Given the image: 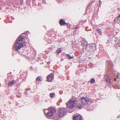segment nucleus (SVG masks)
I'll return each instance as SVG.
<instances>
[{
  "label": "nucleus",
  "mask_w": 120,
  "mask_h": 120,
  "mask_svg": "<svg viewBox=\"0 0 120 120\" xmlns=\"http://www.w3.org/2000/svg\"><path fill=\"white\" fill-rule=\"evenodd\" d=\"M32 3L33 5H36V1L35 0H32Z\"/></svg>",
  "instance_id": "5701e85b"
},
{
  "label": "nucleus",
  "mask_w": 120,
  "mask_h": 120,
  "mask_svg": "<svg viewBox=\"0 0 120 120\" xmlns=\"http://www.w3.org/2000/svg\"><path fill=\"white\" fill-rule=\"evenodd\" d=\"M30 68H32V66H31L30 67Z\"/></svg>",
  "instance_id": "ea45409f"
},
{
  "label": "nucleus",
  "mask_w": 120,
  "mask_h": 120,
  "mask_svg": "<svg viewBox=\"0 0 120 120\" xmlns=\"http://www.w3.org/2000/svg\"><path fill=\"white\" fill-rule=\"evenodd\" d=\"M80 100L82 105L79 104L77 106V108L79 109H81L83 107L86 108L91 103L93 102L90 99L86 97H82L80 99Z\"/></svg>",
  "instance_id": "f03ea898"
},
{
  "label": "nucleus",
  "mask_w": 120,
  "mask_h": 120,
  "mask_svg": "<svg viewBox=\"0 0 120 120\" xmlns=\"http://www.w3.org/2000/svg\"><path fill=\"white\" fill-rule=\"evenodd\" d=\"M63 59H61V61H63Z\"/></svg>",
  "instance_id": "72a5a7b5"
},
{
  "label": "nucleus",
  "mask_w": 120,
  "mask_h": 120,
  "mask_svg": "<svg viewBox=\"0 0 120 120\" xmlns=\"http://www.w3.org/2000/svg\"><path fill=\"white\" fill-rule=\"evenodd\" d=\"M61 51V50L60 48H58L56 50V52L57 53H59Z\"/></svg>",
  "instance_id": "4be33fe9"
},
{
  "label": "nucleus",
  "mask_w": 120,
  "mask_h": 120,
  "mask_svg": "<svg viewBox=\"0 0 120 120\" xmlns=\"http://www.w3.org/2000/svg\"><path fill=\"white\" fill-rule=\"evenodd\" d=\"M117 77L119 79H120V74L119 73H118L117 75Z\"/></svg>",
  "instance_id": "b1692460"
},
{
  "label": "nucleus",
  "mask_w": 120,
  "mask_h": 120,
  "mask_svg": "<svg viewBox=\"0 0 120 120\" xmlns=\"http://www.w3.org/2000/svg\"><path fill=\"white\" fill-rule=\"evenodd\" d=\"M53 119L54 120H58V118L57 117H56V118H53Z\"/></svg>",
  "instance_id": "393cba45"
},
{
  "label": "nucleus",
  "mask_w": 120,
  "mask_h": 120,
  "mask_svg": "<svg viewBox=\"0 0 120 120\" xmlns=\"http://www.w3.org/2000/svg\"><path fill=\"white\" fill-rule=\"evenodd\" d=\"M120 116V115H119L117 117V118H118V117H119Z\"/></svg>",
  "instance_id": "c9c22d12"
},
{
  "label": "nucleus",
  "mask_w": 120,
  "mask_h": 120,
  "mask_svg": "<svg viewBox=\"0 0 120 120\" xmlns=\"http://www.w3.org/2000/svg\"><path fill=\"white\" fill-rule=\"evenodd\" d=\"M25 94H27V92H26L25 93Z\"/></svg>",
  "instance_id": "473e14b6"
},
{
  "label": "nucleus",
  "mask_w": 120,
  "mask_h": 120,
  "mask_svg": "<svg viewBox=\"0 0 120 120\" xmlns=\"http://www.w3.org/2000/svg\"><path fill=\"white\" fill-rule=\"evenodd\" d=\"M87 10V8H86V11Z\"/></svg>",
  "instance_id": "e433bc0d"
},
{
  "label": "nucleus",
  "mask_w": 120,
  "mask_h": 120,
  "mask_svg": "<svg viewBox=\"0 0 120 120\" xmlns=\"http://www.w3.org/2000/svg\"><path fill=\"white\" fill-rule=\"evenodd\" d=\"M24 34L25 33L21 34L17 38L14 44L13 48L18 52L21 48L23 47L24 45H26V43L25 42L24 39L26 37L22 35Z\"/></svg>",
  "instance_id": "f257e3e1"
},
{
  "label": "nucleus",
  "mask_w": 120,
  "mask_h": 120,
  "mask_svg": "<svg viewBox=\"0 0 120 120\" xmlns=\"http://www.w3.org/2000/svg\"><path fill=\"white\" fill-rule=\"evenodd\" d=\"M84 42L82 44V46H86V49L88 52H92L96 49V45L94 43L88 45L87 41L84 40Z\"/></svg>",
  "instance_id": "7ed1b4c3"
},
{
  "label": "nucleus",
  "mask_w": 120,
  "mask_h": 120,
  "mask_svg": "<svg viewBox=\"0 0 120 120\" xmlns=\"http://www.w3.org/2000/svg\"><path fill=\"white\" fill-rule=\"evenodd\" d=\"M45 114L46 117L49 119L52 116L56 111V109L53 107H50L48 109H44Z\"/></svg>",
  "instance_id": "20e7f679"
},
{
  "label": "nucleus",
  "mask_w": 120,
  "mask_h": 120,
  "mask_svg": "<svg viewBox=\"0 0 120 120\" xmlns=\"http://www.w3.org/2000/svg\"><path fill=\"white\" fill-rule=\"evenodd\" d=\"M99 0V2H100V4L101 3V1L100 0Z\"/></svg>",
  "instance_id": "c85d7f7f"
},
{
  "label": "nucleus",
  "mask_w": 120,
  "mask_h": 120,
  "mask_svg": "<svg viewBox=\"0 0 120 120\" xmlns=\"http://www.w3.org/2000/svg\"><path fill=\"white\" fill-rule=\"evenodd\" d=\"M73 120H82V116L79 115H74L73 117Z\"/></svg>",
  "instance_id": "9d476101"
},
{
  "label": "nucleus",
  "mask_w": 120,
  "mask_h": 120,
  "mask_svg": "<svg viewBox=\"0 0 120 120\" xmlns=\"http://www.w3.org/2000/svg\"><path fill=\"white\" fill-rule=\"evenodd\" d=\"M59 23L61 26H63L65 24L68 25L67 23L65 22L64 20L61 19L59 21Z\"/></svg>",
  "instance_id": "9b49d317"
},
{
  "label": "nucleus",
  "mask_w": 120,
  "mask_h": 120,
  "mask_svg": "<svg viewBox=\"0 0 120 120\" xmlns=\"http://www.w3.org/2000/svg\"><path fill=\"white\" fill-rule=\"evenodd\" d=\"M106 43L107 44L108 43V44H109V42L108 41L107 42H106Z\"/></svg>",
  "instance_id": "2f4dec72"
},
{
  "label": "nucleus",
  "mask_w": 120,
  "mask_h": 120,
  "mask_svg": "<svg viewBox=\"0 0 120 120\" xmlns=\"http://www.w3.org/2000/svg\"><path fill=\"white\" fill-rule=\"evenodd\" d=\"M84 48H83L82 49V50L83 51V52H84Z\"/></svg>",
  "instance_id": "c756f323"
},
{
  "label": "nucleus",
  "mask_w": 120,
  "mask_h": 120,
  "mask_svg": "<svg viewBox=\"0 0 120 120\" xmlns=\"http://www.w3.org/2000/svg\"><path fill=\"white\" fill-rule=\"evenodd\" d=\"M115 47L116 48H120V43L116 44L115 45Z\"/></svg>",
  "instance_id": "6ab92c4d"
},
{
  "label": "nucleus",
  "mask_w": 120,
  "mask_h": 120,
  "mask_svg": "<svg viewBox=\"0 0 120 120\" xmlns=\"http://www.w3.org/2000/svg\"><path fill=\"white\" fill-rule=\"evenodd\" d=\"M95 81V79L94 78H92L90 80V82L91 83H92L94 82Z\"/></svg>",
  "instance_id": "412c9836"
},
{
  "label": "nucleus",
  "mask_w": 120,
  "mask_h": 120,
  "mask_svg": "<svg viewBox=\"0 0 120 120\" xmlns=\"http://www.w3.org/2000/svg\"><path fill=\"white\" fill-rule=\"evenodd\" d=\"M115 22L116 24L120 23V17H118V15L115 19Z\"/></svg>",
  "instance_id": "4468645a"
},
{
  "label": "nucleus",
  "mask_w": 120,
  "mask_h": 120,
  "mask_svg": "<svg viewBox=\"0 0 120 120\" xmlns=\"http://www.w3.org/2000/svg\"><path fill=\"white\" fill-rule=\"evenodd\" d=\"M66 58L69 60L71 59H73L74 58V56H71L69 54H67L66 55Z\"/></svg>",
  "instance_id": "f3484780"
},
{
  "label": "nucleus",
  "mask_w": 120,
  "mask_h": 120,
  "mask_svg": "<svg viewBox=\"0 0 120 120\" xmlns=\"http://www.w3.org/2000/svg\"><path fill=\"white\" fill-rule=\"evenodd\" d=\"M54 75L52 73L48 75L47 77V81L50 82L53 79Z\"/></svg>",
  "instance_id": "1a4fd4ad"
},
{
  "label": "nucleus",
  "mask_w": 120,
  "mask_h": 120,
  "mask_svg": "<svg viewBox=\"0 0 120 120\" xmlns=\"http://www.w3.org/2000/svg\"><path fill=\"white\" fill-rule=\"evenodd\" d=\"M42 2L44 4H45L46 3V2L45 1V0H43Z\"/></svg>",
  "instance_id": "a878e982"
},
{
  "label": "nucleus",
  "mask_w": 120,
  "mask_h": 120,
  "mask_svg": "<svg viewBox=\"0 0 120 120\" xmlns=\"http://www.w3.org/2000/svg\"><path fill=\"white\" fill-rule=\"evenodd\" d=\"M47 64H50V62L49 61H48L47 62Z\"/></svg>",
  "instance_id": "7c9ffc66"
},
{
  "label": "nucleus",
  "mask_w": 120,
  "mask_h": 120,
  "mask_svg": "<svg viewBox=\"0 0 120 120\" xmlns=\"http://www.w3.org/2000/svg\"><path fill=\"white\" fill-rule=\"evenodd\" d=\"M105 81L107 85H109L111 84L112 83L111 80L108 77V78L106 79Z\"/></svg>",
  "instance_id": "f8f14e48"
},
{
  "label": "nucleus",
  "mask_w": 120,
  "mask_h": 120,
  "mask_svg": "<svg viewBox=\"0 0 120 120\" xmlns=\"http://www.w3.org/2000/svg\"><path fill=\"white\" fill-rule=\"evenodd\" d=\"M30 89L29 88V89H26V90H29Z\"/></svg>",
  "instance_id": "a19ab883"
},
{
  "label": "nucleus",
  "mask_w": 120,
  "mask_h": 120,
  "mask_svg": "<svg viewBox=\"0 0 120 120\" xmlns=\"http://www.w3.org/2000/svg\"><path fill=\"white\" fill-rule=\"evenodd\" d=\"M88 28V27H86V30L87 31H88L89 30H87V28Z\"/></svg>",
  "instance_id": "cd10ccee"
},
{
  "label": "nucleus",
  "mask_w": 120,
  "mask_h": 120,
  "mask_svg": "<svg viewBox=\"0 0 120 120\" xmlns=\"http://www.w3.org/2000/svg\"><path fill=\"white\" fill-rule=\"evenodd\" d=\"M36 54V52L34 50L31 51L30 53H28L27 55L29 58L34 59L35 58Z\"/></svg>",
  "instance_id": "6e6552de"
},
{
  "label": "nucleus",
  "mask_w": 120,
  "mask_h": 120,
  "mask_svg": "<svg viewBox=\"0 0 120 120\" xmlns=\"http://www.w3.org/2000/svg\"><path fill=\"white\" fill-rule=\"evenodd\" d=\"M36 81H42V78L41 76H39L36 79Z\"/></svg>",
  "instance_id": "2eb2a0df"
},
{
  "label": "nucleus",
  "mask_w": 120,
  "mask_h": 120,
  "mask_svg": "<svg viewBox=\"0 0 120 120\" xmlns=\"http://www.w3.org/2000/svg\"><path fill=\"white\" fill-rule=\"evenodd\" d=\"M10 73H11V72H10Z\"/></svg>",
  "instance_id": "79ce46f5"
},
{
  "label": "nucleus",
  "mask_w": 120,
  "mask_h": 120,
  "mask_svg": "<svg viewBox=\"0 0 120 120\" xmlns=\"http://www.w3.org/2000/svg\"><path fill=\"white\" fill-rule=\"evenodd\" d=\"M15 81L14 80H13L11 81L8 83V85L9 87H11L15 83Z\"/></svg>",
  "instance_id": "ddd939ff"
},
{
  "label": "nucleus",
  "mask_w": 120,
  "mask_h": 120,
  "mask_svg": "<svg viewBox=\"0 0 120 120\" xmlns=\"http://www.w3.org/2000/svg\"><path fill=\"white\" fill-rule=\"evenodd\" d=\"M120 17V14L118 15V17Z\"/></svg>",
  "instance_id": "4c0bfd02"
},
{
  "label": "nucleus",
  "mask_w": 120,
  "mask_h": 120,
  "mask_svg": "<svg viewBox=\"0 0 120 120\" xmlns=\"http://www.w3.org/2000/svg\"><path fill=\"white\" fill-rule=\"evenodd\" d=\"M114 87L115 88L120 89V86H119L118 85H116L114 86Z\"/></svg>",
  "instance_id": "aec40b11"
},
{
  "label": "nucleus",
  "mask_w": 120,
  "mask_h": 120,
  "mask_svg": "<svg viewBox=\"0 0 120 120\" xmlns=\"http://www.w3.org/2000/svg\"><path fill=\"white\" fill-rule=\"evenodd\" d=\"M76 101V100H69V101L66 103L67 106L70 109L73 108L74 107Z\"/></svg>",
  "instance_id": "423d86ee"
},
{
  "label": "nucleus",
  "mask_w": 120,
  "mask_h": 120,
  "mask_svg": "<svg viewBox=\"0 0 120 120\" xmlns=\"http://www.w3.org/2000/svg\"><path fill=\"white\" fill-rule=\"evenodd\" d=\"M116 78H115L114 79V80L115 81L116 80Z\"/></svg>",
  "instance_id": "f704fd0d"
},
{
  "label": "nucleus",
  "mask_w": 120,
  "mask_h": 120,
  "mask_svg": "<svg viewBox=\"0 0 120 120\" xmlns=\"http://www.w3.org/2000/svg\"><path fill=\"white\" fill-rule=\"evenodd\" d=\"M97 30L99 34L101 35H102V32L101 29H97Z\"/></svg>",
  "instance_id": "a211bd4d"
},
{
  "label": "nucleus",
  "mask_w": 120,
  "mask_h": 120,
  "mask_svg": "<svg viewBox=\"0 0 120 120\" xmlns=\"http://www.w3.org/2000/svg\"><path fill=\"white\" fill-rule=\"evenodd\" d=\"M58 110V116L59 117H63L67 113V110L65 108H60Z\"/></svg>",
  "instance_id": "39448f33"
},
{
  "label": "nucleus",
  "mask_w": 120,
  "mask_h": 120,
  "mask_svg": "<svg viewBox=\"0 0 120 120\" xmlns=\"http://www.w3.org/2000/svg\"><path fill=\"white\" fill-rule=\"evenodd\" d=\"M38 5L39 6H40L41 7V4L39 2H38Z\"/></svg>",
  "instance_id": "bb28decb"
},
{
  "label": "nucleus",
  "mask_w": 120,
  "mask_h": 120,
  "mask_svg": "<svg viewBox=\"0 0 120 120\" xmlns=\"http://www.w3.org/2000/svg\"><path fill=\"white\" fill-rule=\"evenodd\" d=\"M49 96L51 98H52L55 97V94L54 93H51L49 94Z\"/></svg>",
  "instance_id": "dca6fc26"
},
{
  "label": "nucleus",
  "mask_w": 120,
  "mask_h": 120,
  "mask_svg": "<svg viewBox=\"0 0 120 120\" xmlns=\"http://www.w3.org/2000/svg\"><path fill=\"white\" fill-rule=\"evenodd\" d=\"M17 97H19V98H20V97H19V96H18V95H17Z\"/></svg>",
  "instance_id": "58836bf2"
},
{
  "label": "nucleus",
  "mask_w": 120,
  "mask_h": 120,
  "mask_svg": "<svg viewBox=\"0 0 120 120\" xmlns=\"http://www.w3.org/2000/svg\"><path fill=\"white\" fill-rule=\"evenodd\" d=\"M106 63L108 66V68L109 70L108 71L109 72L111 71L113 74H114L113 70L112 69L113 68V65L112 62L109 60H108L106 61Z\"/></svg>",
  "instance_id": "0eeeda50"
}]
</instances>
